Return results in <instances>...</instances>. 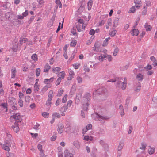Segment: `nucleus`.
Instances as JSON below:
<instances>
[{
  "mask_svg": "<svg viewBox=\"0 0 157 157\" xmlns=\"http://www.w3.org/2000/svg\"><path fill=\"white\" fill-rule=\"evenodd\" d=\"M90 94L89 93H87L82 98V108L85 110H87V107L89 105V101H90Z\"/></svg>",
  "mask_w": 157,
  "mask_h": 157,
  "instance_id": "obj_1",
  "label": "nucleus"
},
{
  "mask_svg": "<svg viewBox=\"0 0 157 157\" xmlns=\"http://www.w3.org/2000/svg\"><path fill=\"white\" fill-rule=\"evenodd\" d=\"M126 78H124L123 82H122L121 81L119 80L117 81L115 85L117 88L119 89L120 88H121L122 90H124L126 88Z\"/></svg>",
  "mask_w": 157,
  "mask_h": 157,
  "instance_id": "obj_2",
  "label": "nucleus"
},
{
  "mask_svg": "<svg viewBox=\"0 0 157 157\" xmlns=\"http://www.w3.org/2000/svg\"><path fill=\"white\" fill-rule=\"evenodd\" d=\"M10 119L11 121H13L14 119V120L17 121V122H21L22 120L21 117L18 113H14L13 115L10 117Z\"/></svg>",
  "mask_w": 157,
  "mask_h": 157,
  "instance_id": "obj_3",
  "label": "nucleus"
},
{
  "mask_svg": "<svg viewBox=\"0 0 157 157\" xmlns=\"http://www.w3.org/2000/svg\"><path fill=\"white\" fill-rule=\"evenodd\" d=\"M7 137L6 138V140L5 141H7L9 143V145H13L14 144V141L13 140L11 135L9 132L6 133Z\"/></svg>",
  "mask_w": 157,
  "mask_h": 157,
  "instance_id": "obj_4",
  "label": "nucleus"
},
{
  "mask_svg": "<svg viewBox=\"0 0 157 157\" xmlns=\"http://www.w3.org/2000/svg\"><path fill=\"white\" fill-rule=\"evenodd\" d=\"M68 72L69 74L67 80L66 82V83L68 80H71L74 78L75 74L74 71L70 68L68 69Z\"/></svg>",
  "mask_w": 157,
  "mask_h": 157,
  "instance_id": "obj_5",
  "label": "nucleus"
},
{
  "mask_svg": "<svg viewBox=\"0 0 157 157\" xmlns=\"http://www.w3.org/2000/svg\"><path fill=\"white\" fill-rule=\"evenodd\" d=\"M92 117L96 120H98L100 121H101L103 119H106V118L105 117L100 116L97 113H95L92 115Z\"/></svg>",
  "mask_w": 157,
  "mask_h": 157,
  "instance_id": "obj_6",
  "label": "nucleus"
},
{
  "mask_svg": "<svg viewBox=\"0 0 157 157\" xmlns=\"http://www.w3.org/2000/svg\"><path fill=\"white\" fill-rule=\"evenodd\" d=\"M108 93V91L105 88H99L96 90L94 92V94H100L101 93Z\"/></svg>",
  "mask_w": 157,
  "mask_h": 157,
  "instance_id": "obj_7",
  "label": "nucleus"
},
{
  "mask_svg": "<svg viewBox=\"0 0 157 157\" xmlns=\"http://www.w3.org/2000/svg\"><path fill=\"white\" fill-rule=\"evenodd\" d=\"M9 143L7 141H5V144H3L2 145V146L3 149L5 150L6 151H10L9 147H10L11 145H9Z\"/></svg>",
  "mask_w": 157,
  "mask_h": 157,
  "instance_id": "obj_8",
  "label": "nucleus"
},
{
  "mask_svg": "<svg viewBox=\"0 0 157 157\" xmlns=\"http://www.w3.org/2000/svg\"><path fill=\"white\" fill-rule=\"evenodd\" d=\"M0 108L2 113H5L7 112V104L6 103L2 104L0 105Z\"/></svg>",
  "mask_w": 157,
  "mask_h": 157,
  "instance_id": "obj_9",
  "label": "nucleus"
},
{
  "mask_svg": "<svg viewBox=\"0 0 157 157\" xmlns=\"http://www.w3.org/2000/svg\"><path fill=\"white\" fill-rule=\"evenodd\" d=\"M64 156L65 157H73V155L68 150L66 149L64 152Z\"/></svg>",
  "mask_w": 157,
  "mask_h": 157,
  "instance_id": "obj_10",
  "label": "nucleus"
},
{
  "mask_svg": "<svg viewBox=\"0 0 157 157\" xmlns=\"http://www.w3.org/2000/svg\"><path fill=\"white\" fill-rule=\"evenodd\" d=\"M17 73V71L16 68L15 67H13L11 69V78H15Z\"/></svg>",
  "mask_w": 157,
  "mask_h": 157,
  "instance_id": "obj_11",
  "label": "nucleus"
},
{
  "mask_svg": "<svg viewBox=\"0 0 157 157\" xmlns=\"http://www.w3.org/2000/svg\"><path fill=\"white\" fill-rule=\"evenodd\" d=\"M66 76V73L64 71H62L59 72L57 74V76L58 78H61V79H63Z\"/></svg>",
  "mask_w": 157,
  "mask_h": 157,
  "instance_id": "obj_12",
  "label": "nucleus"
},
{
  "mask_svg": "<svg viewBox=\"0 0 157 157\" xmlns=\"http://www.w3.org/2000/svg\"><path fill=\"white\" fill-rule=\"evenodd\" d=\"M139 33V31L138 29L135 28H132L131 31V35L132 36H137Z\"/></svg>",
  "mask_w": 157,
  "mask_h": 157,
  "instance_id": "obj_13",
  "label": "nucleus"
},
{
  "mask_svg": "<svg viewBox=\"0 0 157 157\" xmlns=\"http://www.w3.org/2000/svg\"><path fill=\"white\" fill-rule=\"evenodd\" d=\"M82 96L81 93L77 94L76 97L75 99V102L76 104H78L80 101Z\"/></svg>",
  "mask_w": 157,
  "mask_h": 157,
  "instance_id": "obj_14",
  "label": "nucleus"
},
{
  "mask_svg": "<svg viewBox=\"0 0 157 157\" xmlns=\"http://www.w3.org/2000/svg\"><path fill=\"white\" fill-rule=\"evenodd\" d=\"M141 84L139 82H137L135 86V90L136 92H138L140 90Z\"/></svg>",
  "mask_w": 157,
  "mask_h": 157,
  "instance_id": "obj_15",
  "label": "nucleus"
},
{
  "mask_svg": "<svg viewBox=\"0 0 157 157\" xmlns=\"http://www.w3.org/2000/svg\"><path fill=\"white\" fill-rule=\"evenodd\" d=\"M63 125L61 123L59 124L58 125V132L60 134L62 133L63 130Z\"/></svg>",
  "mask_w": 157,
  "mask_h": 157,
  "instance_id": "obj_16",
  "label": "nucleus"
},
{
  "mask_svg": "<svg viewBox=\"0 0 157 157\" xmlns=\"http://www.w3.org/2000/svg\"><path fill=\"white\" fill-rule=\"evenodd\" d=\"M54 77H52L49 79L45 78L44 79V82L45 84H49L52 82L54 81Z\"/></svg>",
  "mask_w": 157,
  "mask_h": 157,
  "instance_id": "obj_17",
  "label": "nucleus"
},
{
  "mask_svg": "<svg viewBox=\"0 0 157 157\" xmlns=\"http://www.w3.org/2000/svg\"><path fill=\"white\" fill-rule=\"evenodd\" d=\"M107 58V55H106L102 54L101 55L99 56L98 58V60L100 62H102L104 60H105V58Z\"/></svg>",
  "mask_w": 157,
  "mask_h": 157,
  "instance_id": "obj_18",
  "label": "nucleus"
},
{
  "mask_svg": "<svg viewBox=\"0 0 157 157\" xmlns=\"http://www.w3.org/2000/svg\"><path fill=\"white\" fill-rule=\"evenodd\" d=\"M136 78L138 81H142L144 78V75L141 73H139L136 75Z\"/></svg>",
  "mask_w": 157,
  "mask_h": 157,
  "instance_id": "obj_19",
  "label": "nucleus"
},
{
  "mask_svg": "<svg viewBox=\"0 0 157 157\" xmlns=\"http://www.w3.org/2000/svg\"><path fill=\"white\" fill-rule=\"evenodd\" d=\"M73 144L74 146L78 149L80 148V144L78 141L76 140L74 141Z\"/></svg>",
  "mask_w": 157,
  "mask_h": 157,
  "instance_id": "obj_20",
  "label": "nucleus"
},
{
  "mask_svg": "<svg viewBox=\"0 0 157 157\" xmlns=\"http://www.w3.org/2000/svg\"><path fill=\"white\" fill-rule=\"evenodd\" d=\"M144 28L147 31H150L152 29L151 26L148 25V23H146L144 25Z\"/></svg>",
  "mask_w": 157,
  "mask_h": 157,
  "instance_id": "obj_21",
  "label": "nucleus"
},
{
  "mask_svg": "<svg viewBox=\"0 0 157 157\" xmlns=\"http://www.w3.org/2000/svg\"><path fill=\"white\" fill-rule=\"evenodd\" d=\"M12 128L13 130L16 132L19 131V128L17 124H15L14 125L12 126Z\"/></svg>",
  "mask_w": 157,
  "mask_h": 157,
  "instance_id": "obj_22",
  "label": "nucleus"
},
{
  "mask_svg": "<svg viewBox=\"0 0 157 157\" xmlns=\"http://www.w3.org/2000/svg\"><path fill=\"white\" fill-rule=\"evenodd\" d=\"M84 140L86 141H92L93 140V137L91 136H86L84 137Z\"/></svg>",
  "mask_w": 157,
  "mask_h": 157,
  "instance_id": "obj_23",
  "label": "nucleus"
},
{
  "mask_svg": "<svg viewBox=\"0 0 157 157\" xmlns=\"http://www.w3.org/2000/svg\"><path fill=\"white\" fill-rule=\"evenodd\" d=\"M37 147L38 149L39 150L41 154H43V155H44V151L42 150V146L40 144H39L38 145Z\"/></svg>",
  "mask_w": 157,
  "mask_h": 157,
  "instance_id": "obj_24",
  "label": "nucleus"
},
{
  "mask_svg": "<svg viewBox=\"0 0 157 157\" xmlns=\"http://www.w3.org/2000/svg\"><path fill=\"white\" fill-rule=\"evenodd\" d=\"M51 67L48 64H46L44 67L43 71L45 72H48L50 69Z\"/></svg>",
  "mask_w": 157,
  "mask_h": 157,
  "instance_id": "obj_25",
  "label": "nucleus"
},
{
  "mask_svg": "<svg viewBox=\"0 0 157 157\" xmlns=\"http://www.w3.org/2000/svg\"><path fill=\"white\" fill-rule=\"evenodd\" d=\"M119 21V19L118 18H116L113 21V26L116 27L118 25V23Z\"/></svg>",
  "mask_w": 157,
  "mask_h": 157,
  "instance_id": "obj_26",
  "label": "nucleus"
},
{
  "mask_svg": "<svg viewBox=\"0 0 157 157\" xmlns=\"http://www.w3.org/2000/svg\"><path fill=\"white\" fill-rule=\"evenodd\" d=\"M155 151V150L154 148H152L150 147V148L148 150V152L150 155H151L154 153Z\"/></svg>",
  "mask_w": 157,
  "mask_h": 157,
  "instance_id": "obj_27",
  "label": "nucleus"
},
{
  "mask_svg": "<svg viewBox=\"0 0 157 157\" xmlns=\"http://www.w3.org/2000/svg\"><path fill=\"white\" fill-rule=\"evenodd\" d=\"M61 70V68L59 67H54L52 69V71L54 73L59 72Z\"/></svg>",
  "mask_w": 157,
  "mask_h": 157,
  "instance_id": "obj_28",
  "label": "nucleus"
},
{
  "mask_svg": "<svg viewBox=\"0 0 157 157\" xmlns=\"http://www.w3.org/2000/svg\"><path fill=\"white\" fill-rule=\"evenodd\" d=\"M93 3V1L92 0H90L88 1L87 3L88 9V10H90L92 7Z\"/></svg>",
  "mask_w": 157,
  "mask_h": 157,
  "instance_id": "obj_29",
  "label": "nucleus"
},
{
  "mask_svg": "<svg viewBox=\"0 0 157 157\" xmlns=\"http://www.w3.org/2000/svg\"><path fill=\"white\" fill-rule=\"evenodd\" d=\"M110 39V37H109L108 38H106L105 40H104L103 44L102 46H106L108 44V41Z\"/></svg>",
  "mask_w": 157,
  "mask_h": 157,
  "instance_id": "obj_30",
  "label": "nucleus"
},
{
  "mask_svg": "<svg viewBox=\"0 0 157 157\" xmlns=\"http://www.w3.org/2000/svg\"><path fill=\"white\" fill-rule=\"evenodd\" d=\"M52 117H53V118H55L56 117L59 118L60 117V115L59 113L55 112L53 113Z\"/></svg>",
  "mask_w": 157,
  "mask_h": 157,
  "instance_id": "obj_31",
  "label": "nucleus"
},
{
  "mask_svg": "<svg viewBox=\"0 0 157 157\" xmlns=\"http://www.w3.org/2000/svg\"><path fill=\"white\" fill-rule=\"evenodd\" d=\"M76 79L78 82L79 84H81L82 82V79L81 77L79 76H78L76 77Z\"/></svg>",
  "mask_w": 157,
  "mask_h": 157,
  "instance_id": "obj_32",
  "label": "nucleus"
},
{
  "mask_svg": "<svg viewBox=\"0 0 157 157\" xmlns=\"http://www.w3.org/2000/svg\"><path fill=\"white\" fill-rule=\"evenodd\" d=\"M117 32V31L115 29H114L113 30L109 32V33L113 37L115 36Z\"/></svg>",
  "mask_w": 157,
  "mask_h": 157,
  "instance_id": "obj_33",
  "label": "nucleus"
},
{
  "mask_svg": "<svg viewBox=\"0 0 157 157\" xmlns=\"http://www.w3.org/2000/svg\"><path fill=\"white\" fill-rule=\"evenodd\" d=\"M39 86L38 85V83L36 82L34 86V90L35 91H37L39 90Z\"/></svg>",
  "mask_w": 157,
  "mask_h": 157,
  "instance_id": "obj_34",
  "label": "nucleus"
},
{
  "mask_svg": "<svg viewBox=\"0 0 157 157\" xmlns=\"http://www.w3.org/2000/svg\"><path fill=\"white\" fill-rule=\"evenodd\" d=\"M53 96V92L52 90H50L49 93L48 94V98H50V99H52V98Z\"/></svg>",
  "mask_w": 157,
  "mask_h": 157,
  "instance_id": "obj_35",
  "label": "nucleus"
},
{
  "mask_svg": "<svg viewBox=\"0 0 157 157\" xmlns=\"http://www.w3.org/2000/svg\"><path fill=\"white\" fill-rule=\"evenodd\" d=\"M37 1L39 3L38 6L39 7H41L44 3V1L43 0H37Z\"/></svg>",
  "mask_w": 157,
  "mask_h": 157,
  "instance_id": "obj_36",
  "label": "nucleus"
},
{
  "mask_svg": "<svg viewBox=\"0 0 157 157\" xmlns=\"http://www.w3.org/2000/svg\"><path fill=\"white\" fill-rule=\"evenodd\" d=\"M31 59L33 60L36 61L37 60V56L36 54H33L31 56Z\"/></svg>",
  "mask_w": 157,
  "mask_h": 157,
  "instance_id": "obj_37",
  "label": "nucleus"
},
{
  "mask_svg": "<svg viewBox=\"0 0 157 157\" xmlns=\"http://www.w3.org/2000/svg\"><path fill=\"white\" fill-rule=\"evenodd\" d=\"M124 145V143L122 142H120L119 143L118 148V150H121Z\"/></svg>",
  "mask_w": 157,
  "mask_h": 157,
  "instance_id": "obj_38",
  "label": "nucleus"
},
{
  "mask_svg": "<svg viewBox=\"0 0 157 157\" xmlns=\"http://www.w3.org/2000/svg\"><path fill=\"white\" fill-rule=\"evenodd\" d=\"M67 106H64L61 108L60 109V111L61 112H64L66 111L67 109Z\"/></svg>",
  "mask_w": 157,
  "mask_h": 157,
  "instance_id": "obj_39",
  "label": "nucleus"
},
{
  "mask_svg": "<svg viewBox=\"0 0 157 157\" xmlns=\"http://www.w3.org/2000/svg\"><path fill=\"white\" fill-rule=\"evenodd\" d=\"M76 90V89L75 86H73L71 88L70 93L71 95H73L74 94Z\"/></svg>",
  "mask_w": 157,
  "mask_h": 157,
  "instance_id": "obj_40",
  "label": "nucleus"
},
{
  "mask_svg": "<svg viewBox=\"0 0 157 157\" xmlns=\"http://www.w3.org/2000/svg\"><path fill=\"white\" fill-rule=\"evenodd\" d=\"M55 3L57 4V5L59 6L60 8H62V4L60 0H56Z\"/></svg>",
  "mask_w": 157,
  "mask_h": 157,
  "instance_id": "obj_41",
  "label": "nucleus"
},
{
  "mask_svg": "<svg viewBox=\"0 0 157 157\" xmlns=\"http://www.w3.org/2000/svg\"><path fill=\"white\" fill-rule=\"evenodd\" d=\"M67 94L65 95L62 99V102L63 103L66 102L67 100Z\"/></svg>",
  "mask_w": 157,
  "mask_h": 157,
  "instance_id": "obj_42",
  "label": "nucleus"
},
{
  "mask_svg": "<svg viewBox=\"0 0 157 157\" xmlns=\"http://www.w3.org/2000/svg\"><path fill=\"white\" fill-rule=\"evenodd\" d=\"M77 43V41L76 40H73L70 44V46L72 47H74L76 45Z\"/></svg>",
  "mask_w": 157,
  "mask_h": 157,
  "instance_id": "obj_43",
  "label": "nucleus"
},
{
  "mask_svg": "<svg viewBox=\"0 0 157 157\" xmlns=\"http://www.w3.org/2000/svg\"><path fill=\"white\" fill-rule=\"evenodd\" d=\"M80 64L77 63L73 64V66L74 67L75 69H77L80 66Z\"/></svg>",
  "mask_w": 157,
  "mask_h": 157,
  "instance_id": "obj_44",
  "label": "nucleus"
},
{
  "mask_svg": "<svg viewBox=\"0 0 157 157\" xmlns=\"http://www.w3.org/2000/svg\"><path fill=\"white\" fill-rule=\"evenodd\" d=\"M63 90L62 89H59L58 91L57 96H60L63 93Z\"/></svg>",
  "mask_w": 157,
  "mask_h": 157,
  "instance_id": "obj_45",
  "label": "nucleus"
},
{
  "mask_svg": "<svg viewBox=\"0 0 157 157\" xmlns=\"http://www.w3.org/2000/svg\"><path fill=\"white\" fill-rule=\"evenodd\" d=\"M40 72V69L39 68L36 69V74L37 76H39Z\"/></svg>",
  "mask_w": 157,
  "mask_h": 157,
  "instance_id": "obj_46",
  "label": "nucleus"
},
{
  "mask_svg": "<svg viewBox=\"0 0 157 157\" xmlns=\"http://www.w3.org/2000/svg\"><path fill=\"white\" fill-rule=\"evenodd\" d=\"M152 68V67L151 65H148L144 67V69L146 71H148L151 69Z\"/></svg>",
  "mask_w": 157,
  "mask_h": 157,
  "instance_id": "obj_47",
  "label": "nucleus"
},
{
  "mask_svg": "<svg viewBox=\"0 0 157 157\" xmlns=\"http://www.w3.org/2000/svg\"><path fill=\"white\" fill-rule=\"evenodd\" d=\"M49 114V113L46 112H44L42 113V116L45 118L48 117Z\"/></svg>",
  "mask_w": 157,
  "mask_h": 157,
  "instance_id": "obj_48",
  "label": "nucleus"
},
{
  "mask_svg": "<svg viewBox=\"0 0 157 157\" xmlns=\"http://www.w3.org/2000/svg\"><path fill=\"white\" fill-rule=\"evenodd\" d=\"M146 147V144H145L142 143L141 147H140V149L143 150H145Z\"/></svg>",
  "mask_w": 157,
  "mask_h": 157,
  "instance_id": "obj_49",
  "label": "nucleus"
},
{
  "mask_svg": "<svg viewBox=\"0 0 157 157\" xmlns=\"http://www.w3.org/2000/svg\"><path fill=\"white\" fill-rule=\"evenodd\" d=\"M119 51V49L118 48H116L115 50H114V51L113 53V55L114 56H116L117 55V53Z\"/></svg>",
  "mask_w": 157,
  "mask_h": 157,
  "instance_id": "obj_50",
  "label": "nucleus"
},
{
  "mask_svg": "<svg viewBox=\"0 0 157 157\" xmlns=\"http://www.w3.org/2000/svg\"><path fill=\"white\" fill-rule=\"evenodd\" d=\"M84 70L86 72H89L90 69L89 68V67H87V65L86 64H85L84 66Z\"/></svg>",
  "mask_w": 157,
  "mask_h": 157,
  "instance_id": "obj_51",
  "label": "nucleus"
},
{
  "mask_svg": "<svg viewBox=\"0 0 157 157\" xmlns=\"http://www.w3.org/2000/svg\"><path fill=\"white\" fill-rule=\"evenodd\" d=\"M27 39L26 38H23L20 40V43L21 45H22L23 43H25L27 41Z\"/></svg>",
  "mask_w": 157,
  "mask_h": 157,
  "instance_id": "obj_52",
  "label": "nucleus"
},
{
  "mask_svg": "<svg viewBox=\"0 0 157 157\" xmlns=\"http://www.w3.org/2000/svg\"><path fill=\"white\" fill-rule=\"evenodd\" d=\"M18 46L17 44H14L12 48V50L13 51L15 52L17 51Z\"/></svg>",
  "mask_w": 157,
  "mask_h": 157,
  "instance_id": "obj_53",
  "label": "nucleus"
},
{
  "mask_svg": "<svg viewBox=\"0 0 157 157\" xmlns=\"http://www.w3.org/2000/svg\"><path fill=\"white\" fill-rule=\"evenodd\" d=\"M135 7L134 6H132L128 12L129 13H134L135 11Z\"/></svg>",
  "mask_w": 157,
  "mask_h": 157,
  "instance_id": "obj_54",
  "label": "nucleus"
},
{
  "mask_svg": "<svg viewBox=\"0 0 157 157\" xmlns=\"http://www.w3.org/2000/svg\"><path fill=\"white\" fill-rule=\"evenodd\" d=\"M62 79L59 78H58L56 82V86L59 85Z\"/></svg>",
  "mask_w": 157,
  "mask_h": 157,
  "instance_id": "obj_55",
  "label": "nucleus"
},
{
  "mask_svg": "<svg viewBox=\"0 0 157 157\" xmlns=\"http://www.w3.org/2000/svg\"><path fill=\"white\" fill-rule=\"evenodd\" d=\"M39 127L40 125L38 123H36V124L33 126V128L35 130H38L40 128Z\"/></svg>",
  "mask_w": 157,
  "mask_h": 157,
  "instance_id": "obj_56",
  "label": "nucleus"
},
{
  "mask_svg": "<svg viewBox=\"0 0 157 157\" xmlns=\"http://www.w3.org/2000/svg\"><path fill=\"white\" fill-rule=\"evenodd\" d=\"M23 102L21 99L20 98L18 101L19 105L21 107H22L23 105Z\"/></svg>",
  "mask_w": 157,
  "mask_h": 157,
  "instance_id": "obj_57",
  "label": "nucleus"
},
{
  "mask_svg": "<svg viewBox=\"0 0 157 157\" xmlns=\"http://www.w3.org/2000/svg\"><path fill=\"white\" fill-rule=\"evenodd\" d=\"M51 100L52 99H50V98H48L46 103V105L47 106L50 105L51 104Z\"/></svg>",
  "mask_w": 157,
  "mask_h": 157,
  "instance_id": "obj_58",
  "label": "nucleus"
},
{
  "mask_svg": "<svg viewBox=\"0 0 157 157\" xmlns=\"http://www.w3.org/2000/svg\"><path fill=\"white\" fill-rule=\"evenodd\" d=\"M85 128H86L88 130L91 129L92 128V125L90 124H88L86 126Z\"/></svg>",
  "mask_w": 157,
  "mask_h": 157,
  "instance_id": "obj_59",
  "label": "nucleus"
},
{
  "mask_svg": "<svg viewBox=\"0 0 157 157\" xmlns=\"http://www.w3.org/2000/svg\"><path fill=\"white\" fill-rule=\"evenodd\" d=\"M98 46L97 45V44H95L94 45V47L93 48V49L96 52H98L99 51V50L98 49Z\"/></svg>",
  "mask_w": 157,
  "mask_h": 157,
  "instance_id": "obj_60",
  "label": "nucleus"
},
{
  "mask_svg": "<svg viewBox=\"0 0 157 157\" xmlns=\"http://www.w3.org/2000/svg\"><path fill=\"white\" fill-rule=\"evenodd\" d=\"M95 33V31L93 29H91L89 32V34L91 35H94Z\"/></svg>",
  "mask_w": 157,
  "mask_h": 157,
  "instance_id": "obj_61",
  "label": "nucleus"
},
{
  "mask_svg": "<svg viewBox=\"0 0 157 157\" xmlns=\"http://www.w3.org/2000/svg\"><path fill=\"white\" fill-rule=\"evenodd\" d=\"M76 28L79 32H80L81 29V25H79V24H77L76 25Z\"/></svg>",
  "mask_w": 157,
  "mask_h": 157,
  "instance_id": "obj_62",
  "label": "nucleus"
},
{
  "mask_svg": "<svg viewBox=\"0 0 157 157\" xmlns=\"http://www.w3.org/2000/svg\"><path fill=\"white\" fill-rule=\"evenodd\" d=\"M105 21L103 20H101L99 22V26H102L105 24Z\"/></svg>",
  "mask_w": 157,
  "mask_h": 157,
  "instance_id": "obj_63",
  "label": "nucleus"
},
{
  "mask_svg": "<svg viewBox=\"0 0 157 157\" xmlns=\"http://www.w3.org/2000/svg\"><path fill=\"white\" fill-rule=\"evenodd\" d=\"M77 21L79 23L82 24L83 23L84 21L82 19H78Z\"/></svg>",
  "mask_w": 157,
  "mask_h": 157,
  "instance_id": "obj_64",
  "label": "nucleus"
}]
</instances>
